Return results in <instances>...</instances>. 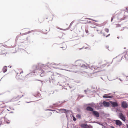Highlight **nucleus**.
<instances>
[{"label": "nucleus", "instance_id": "34", "mask_svg": "<svg viewBox=\"0 0 128 128\" xmlns=\"http://www.w3.org/2000/svg\"><path fill=\"white\" fill-rule=\"evenodd\" d=\"M114 18V16L111 18V22H112V21L113 19Z\"/></svg>", "mask_w": 128, "mask_h": 128}, {"label": "nucleus", "instance_id": "9", "mask_svg": "<svg viewBox=\"0 0 128 128\" xmlns=\"http://www.w3.org/2000/svg\"><path fill=\"white\" fill-rule=\"evenodd\" d=\"M110 103L112 104L113 107H115L118 106V104L116 102H113L112 101L110 102Z\"/></svg>", "mask_w": 128, "mask_h": 128}, {"label": "nucleus", "instance_id": "45", "mask_svg": "<svg viewBox=\"0 0 128 128\" xmlns=\"http://www.w3.org/2000/svg\"><path fill=\"white\" fill-rule=\"evenodd\" d=\"M88 105H89V106H91V103H90V104H88Z\"/></svg>", "mask_w": 128, "mask_h": 128}, {"label": "nucleus", "instance_id": "63", "mask_svg": "<svg viewBox=\"0 0 128 128\" xmlns=\"http://www.w3.org/2000/svg\"><path fill=\"white\" fill-rule=\"evenodd\" d=\"M18 74V73L17 74V75Z\"/></svg>", "mask_w": 128, "mask_h": 128}, {"label": "nucleus", "instance_id": "29", "mask_svg": "<svg viewBox=\"0 0 128 128\" xmlns=\"http://www.w3.org/2000/svg\"><path fill=\"white\" fill-rule=\"evenodd\" d=\"M77 116L79 118H81L80 115L79 114H78Z\"/></svg>", "mask_w": 128, "mask_h": 128}, {"label": "nucleus", "instance_id": "43", "mask_svg": "<svg viewBox=\"0 0 128 128\" xmlns=\"http://www.w3.org/2000/svg\"><path fill=\"white\" fill-rule=\"evenodd\" d=\"M102 34H103L104 36H106L105 34H104V33H103Z\"/></svg>", "mask_w": 128, "mask_h": 128}, {"label": "nucleus", "instance_id": "26", "mask_svg": "<svg viewBox=\"0 0 128 128\" xmlns=\"http://www.w3.org/2000/svg\"><path fill=\"white\" fill-rule=\"evenodd\" d=\"M107 63H106L105 64H103L101 66V68H103L104 67H105L106 65L107 64Z\"/></svg>", "mask_w": 128, "mask_h": 128}, {"label": "nucleus", "instance_id": "19", "mask_svg": "<svg viewBox=\"0 0 128 128\" xmlns=\"http://www.w3.org/2000/svg\"><path fill=\"white\" fill-rule=\"evenodd\" d=\"M64 46H63L61 48H62L63 50H65L66 48V44H63Z\"/></svg>", "mask_w": 128, "mask_h": 128}, {"label": "nucleus", "instance_id": "51", "mask_svg": "<svg viewBox=\"0 0 128 128\" xmlns=\"http://www.w3.org/2000/svg\"><path fill=\"white\" fill-rule=\"evenodd\" d=\"M112 128H115L114 127H113V126H112L111 127Z\"/></svg>", "mask_w": 128, "mask_h": 128}, {"label": "nucleus", "instance_id": "55", "mask_svg": "<svg viewBox=\"0 0 128 128\" xmlns=\"http://www.w3.org/2000/svg\"><path fill=\"white\" fill-rule=\"evenodd\" d=\"M88 122L87 121H86L85 122V123H87Z\"/></svg>", "mask_w": 128, "mask_h": 128}, {"label": "nucleus", "instance_id": "60", "mask_svg": "<svg viewBox=\"0 0 128 128\" xmlns=\"http://www.w3.org/2000/svg\"><path fill=\"white\" fill-rule=\"evenodd\" d=\"M117 38H119V37H117Z\"/></svg>", "mask_w": 128, "mask_h": 128}, {"label": "nucleus", "instance_id": "30", "mask_svg": "<svg viewBox=\"0 0 128 128\" xmlns=\"http://www.w3.org/2000/svg\"><path fill=\"white\" fill-rule=\"evenodd\" d=\"M2 119H4V118H1L0 119V126L1 124H2V121H1V120Z\"/></svg>", "mask_w": 128, "mask_h": 128}, {"label": "nucleus", "instance_id": "44", "mask_svg": "<svg viewBox=\"0 0 128 128\" xmlns=\"http://www.w3.org/2000/svg\"><path fill=\"white\" fill-rule=\"evenodd\" d=\"M84 47H82V48H79V49L80 50H81V49H82V48H84Z\"/></svg>", "mask_w": 128, "mask_h": 128}, {"label": "nucleus", "instance_id": "7", "mask_svg": "<svg viewBox=\"0 0 128 128\" xmlns=\"http://www.w3.org/2000/svg\"><path fill=\"white\" fill-rule=\"evenodd\" d=\"M121 106L124 108H126L128 107V105L126 102L123 101L122 103Z\"/></svg>", "mask_w": 128, "mask_h": 128}, {"label": "nucleus", "instance_id": "4", "mask_svg": "<svg viewBox=\"0 0 128 128\" xmlns=\"http://www.w3.org/2000/svg\"><path fill=\"white\" fill-rule=\"evenodd\" d=\"M102 103L100 102L99 104H96L95 108L97 110H101L102 108Z\"/></svg>", "mask_w": 128, "mask_h": 128}, {"label": "nucleus", "instance_id": "22", "mask_svg": "<svg viewBox=\"0 0 128 128\" xmlns=\"http://www.w3.org/2000/svg\"><path fill=\"white\" fill-rule=\"evenodd\" d=\"M84 95H82L80 96V95H79L78 98L77 99V100H79L80 99V98L84 97Z\"/></svg>", "mask_w": 128, "mask_h": 128}, {"label": "nucleus", "instance_id": "11", "mask_svg": "<svg viewBox=\"0 0 128 128\" xmlns=\"http://www.w3.org/2000/svg\"><path fill=\"white\" fill-rule=\"evenodd\" d=\"M116 122V124L118 126H120L122 124V123L121 121L118 120H115Z\"/></svg>", "mask_w": 128, "mask_h": 128}, {"label": "nucleus", "instance_id": "48", "mask_svg": "<svg viewBox=\"0 0 128 128\" xmlns=\"http://www.w3.org/2000/svg\"><path fill=\"white\" fill-rule=\"evenodd\" d=\"M119 80L120 81H122V80L120 78H119Z\"/></svg>", "mask_w": 128, "mask_h": 128}, {"label": "nucleus", "instance_id": "17", "mask_svg": "<svg viewBox=\"0 0 128 128\" xmlns=\"http://www.w3.org/2000/svg\"><path fill=\"white\" fill-rule=\"evenodd\" d=\"M53 77H54L53 75H52V76H51V77L52 78V80H50V83L51 82H52V83H54V82L55 81V80H54L52 78H53Z\"/></svg>", "mask_w": 128, "mask_h": 128}, {"label": "nucleus", "instance_id": "32", "mask_svg": "<svg viewBox=\"0 0 128 128\" xmlns=\"http://www.w3.org/2000/svg\"><path fill=\"white\" fill-rule=\"evenodd\" d=\"M73 120L74 121H76V118L74 116H73Z\"/></svg>", "mask_w": 128, "mask_h": 128}, {"label": "nucleus", "instance_id": "58", "mask_svg": "<svg viewBox=\"0 0 128 128\" xmlns=\"http://www.w3.org/2000/svg\"><path fill=\"white\" fill-rule=\"evenodd\" d=\"M16 98H17V99H18V97H17Z\"/></svg>", "mask_w": 128, "mask_h": 128}, {"label": "nucleus", "instance_id": "31", "mask_svg": "<svg viewBox=\"0 0 128 128\" xmlns=\"http://www.w3.org/2000/svg\"><path fill=\"white\" fill-rule=\"evenodd\" d=\"M85 31H86V33L87 34H88H88H89V33H88V30L87 29H85Z\"/></svg>", "mask_w": 128, "mask_h": 128}, {"label": "nucleus", "instance_id": "25", "mask_svg": "<svg viewBox=\"0 0 128 128\" xmlns=\"http://www.w3.org/2000/svg\"><path fill=\"white\" fill-rule=\"evenodd\" d=\"M5 121L6 122V123H7V124H9L10 122V121L9 120H8L7 121V120L5 118L4 119Z\"/></svg>", "mask_w": 128, "mask_h": 128}, {"label": "nucleus", "instance_id": "6", "mask_svg": "<svg viewBox=\"0 0 128 128\" xmlns=\"http://www.w3.org/2000/svg\"><path fill=\"white\" fill-rule=\"evenodd\" d=\"M90 125H88L86 124H82L80 125V126L82 128H90Z\"/></svg>", "mask_w": 128, "mask_h": 128}, {"label": "nucleus", "instance_id": "41", "mask_svg": "<svg viewBox=\"0 0 128 128\" xmlns=\"http://www.w3.org/2000/svg\"><path fill=\"white\" fill-rule=\"evenodd\" d=\"M102 33H103L102 32V30L100 31V34H102Z\"/></svg>", "mask_w": 128, "mask_h": 128}, {"label": "nucleus", "instance_id": "14", "mask_svg": "<svg viewBox=\"0 0 128 128\" xmlns=\"http://www.w3.org/2000/svg\"><path fill=\"white\" fill-rule=\"evenodd\" d=\"M99 68L97 67L96 66H92L90 67V68L93 70L98 69Z\"/></svg>", "mask_w": 128, "mask_h": 128}, {"label": "nucleus", "instance_id": "3", "mask_svg": "<svg viewBox=\"0 0 128 128\" xmlns=\"http://www.w3.org/2000/svg\"><path fill=\"white\" fill-rule=\"evenodd\" d=\"M68 66L67 64H65L64 65H63L62 66V68H57L58 69H60V70H66V71H67L70 72H75L76 73V72H75L74 71H73L72 70H69L68 69V67H67Z\"/></svg>", "mask_w": 128, "mask_h": 128}, {"label": "nucleus", "instance_id": "18", "mask_svg": "<svg viewBox=\"0 0 128 128\" xmlns=\"http://www.w3.org/2000/svg\"><path fill=\"white\" fill-rule=\"evenodd\" d=\"M74 21H72L70 24V25L69 26L68 28L66 29L65 30H68L70 29L71 27V26H72L73 24L74 23Z\"/></svg>", "mask_w": 128, "mask_h": 128}, {"label": "nucleus", "instance_id": "53", "mask_svg": "<svg viewBox=\"0 0 128 128\" xmlns=\"http://www.w3.org/2000/svg\"><path fill=\"white\" fill-rule=\"evenodd\" d=\"M106 48H108V46H106Z\"/></svg>", "mask_w": 128, "mask_h": 128}, {"label": "nucleus", "instance_id": "12", "mask_svg": "<svg viewBox=\"0 0 128 128\" xmlns=\"http://www.w3.org/2000/svg\"><path fill=\"white\" fill-rule=\"evenodd\" d=\"M103 98H113V96H109L108 94H104L103 96Z\"/></svg>", "mask_w": 128, "mask_h": 128}, {"label": "nucleus", "instance_id": "20", "mask_svg": "<svg viewBox=\"0 0 128 128\" xmlns=\"http://www.w3.org/2000/svg\"><path fill=\"white\" fill-rule=\"evenodd\" d=\"M96 106V104H94V103L92 102L91 103V106L92 107H94L95 108Z\"/></svg>", "mask_w": 128, "mask_h": 128}, {"label": "nucleus", "instance_id": "50", "mask_svg": "<svg viewBox=\"0 0 128 128\" xmlns=\"http://www.w3.org/2000/svg\"><path fill=\"white\" fill-rule=\"evenodd\" d=\"M11 109L12 110H14V108H12Z\"/></svg>", "mask_w": 128, "mask_h": 128}, {"label": "nucleus", "instance_id": "2", "mask_svg": "<svg viewBox=\"0 0 128 128\" xmlns=\"http://www.w3.org/2000/svg\"><path fill=\"white\" fill-rule=\"evenodd\" d=\"M76 66L81 67L86 69L88 66V64L86 62L82 60H78L76 62Z\"/></svg>", "mask_w": 128, "mask_h": 128}, {"label": "nucleus", "instance_id": "40", "mask_svg": "<svg viewBox=\"0 0 128 128\" xmlns=\"http://www.w3.org/2000/svg\"><path fill=\"white\" fill-rule=\"evenodd\" d=\"M88 91V90H84V91L85 92L86 94V92Z\"/></svg>", "mask_w": 128, "mask_h": 128}, {"label": "nucleus", "instance_id": "56", "mask_svg": "<svg viewBox=\"0 0 128 128\" xmlns=\"http://www.w3.org/2000/svg\"><path fill=\"white\" fill-rule=\"evenodd\" d=\"M96 30L98 32L99 31V30Z\"/></svg>", "mask_w": 128, "mask_h": 128}, {"label": "nucleus", "instance_id": "54", "mask_svg": "<svg viewBox=\"0 0 128 128\" xmlns=\"http://www.w3.org/2000/svg\"><path fill=\"white\" fill-rule=\"evenodd\" d=\"M69 86V87L70 88H72V87H70V86Z\"/></svg>", "mask_w": 128, "mask_h": 128}, {"label": "nucleus", "instance_id": "1", "mask_svg": "<svg viewBox=\"0 0 128 128\" xmlns=\"http://www.w3.org/2000/svg\"><path fill=\"white\" fill-rule=\"evenodd\" d=\"M33 68L35 70L33 71L32 73H35L36 72L37 74H40L41 77L44 76L48 72H51L49 70H50V68L46 64L38 63L34 66Z\"/></svg>", "mask_w": 128, "mask_h": 128}, {"label": "nucleus", "instance_id": "46", "mask_svg": "<svg viewBox=\"0 0 128 128\" xmlns=\"http://www.w3.org/2000/svg\"><path fill=\"white\" fill-rule=\"evenodd\" d=\"M48 110H50V111H52V110L50 109H48Z\"/></svg>", "mask_w": 128, "mask_h": 128}, {"label": "nucleus", "instance_id": "52", "mask_svg": "<svg viewBox=\"0 0 128 128\" xmlns=\"http://www.w3.org/2000/svg\"><path fill=\"white\" fill-rule=\"evenodd\" d=\"M91 91H92V92H94V91H93V90H92Z\"/></svg>", "mask_w": 128, "mask_h": 128}, {"label": "nucleus", "instance_id": "13", "mask_svg": "<svg viewBox=\"0 0 128 128\" xmlns=\"http://www.w3.org/2000/svg\"><path fill=\"white\" fill-rule=\"evenodd\" d=\"M59 110V112H60V113H62L63 112H66L67 113L69 111V110H66L65 109H60Z\"/></svg>", "mask_w": 128, "mask_h": 128}, {"label": "nucleus", "instance_id": "59", "mask_svg": "<svg viewBox=\"0 0 128 128\" xmlns=\"http://www.w3.org/2000/svg\"><path fill=\"white\" fill-rule=\"evenodd\" d=\"M122 58H121V59L120 60V61H121V60H122Z\"/></svg>", "mask_w": 128, "mask_h": 128}, {"label": "nucleus", "instance_id": "10", "mask_svg": "<svg viewBox=\"0 0 128 128\" xmlns=\"http://www.w3.org/2000/svg\"><path fill=\"white\" fill-rule=\"evenodd\" d=\"M93 114L97 118H98L99 116V113L96 111H93L92 112Z\"/></svg>", "mask_w": 128, "mask_h": 128}, {"label": "nucleus", "instance_id": "21", "mask_svg": "<svg viewBox=\"0 0 128 128\" xmlns=\"http://www.w3.org/2000/svg\"><path fill=\"white\" fill-rule=\"evenodd\" d=\"M16 98H14L10 100L8 102H14L16 100H15Z\"/></svg>", "mask_w": 128, "mask_h": 128}, {"label": "nucleus", "instance_id": "35", "mask_svg": "<svg viewBox=\"0 0 128 128\" xmlns=\"http://www.w3.org/2000/svg\"><path fill=\"white\" fill-rule=\"evenodd\" d=\"M38 80V81H40L41 82V83L42 85L43 83H42V81L40 80Z\"/></svg>", "mask_w": 128, "mask_h": 128}, {"label": "nucleus", "instance_id": "36", "mask_svg": "<svg viewBox=\"0 0 128 128\" xmlns=\"http://www.w3.org/2000/svg\"><path fill=\"white\" fill-rule=\"evenodd\" d=\"M59 29L60 30H65L66 29H63L62 28H59Z\"/></svg>", "mask_w": 128, "mask_h": 128}, {"label": "nucleus", "instance_id": "27", "mask_svg": "<svg viewBox=\"0 0 128 128\" xmlns=\"http://www.w3.org/2000/svg\"><path fill=\"white\" fill-rule=\"evenodd\" d=\"M104 30L107 33L109 31V30L107 28H105L104 29Z\"/></svg>", "mask_w": 128, "mask_h": 128}, {"label": "nucleus", "instance_id": "16", "mask_svg": "<svg viewBox=\"0 0 128 128\" xmlns=\"http://www.w3.org/2000/svg\"><path fill=\"white\" fill-rule=\"evenodd\" d=\"M7 70V66H4L3 68L2 69V71L4 72H6Z\"/></svg>", "mask_w": 128, "mask_h": 128}, {"label": "nucleus", "instance_id": "8", "mask_svg": "<svg viewBox=\"0 0 128 128\" xmlns=\"http://www.w3.org/2000/svg\"><path fill=\"white\" fill-rule=\"evenodd\" d=\"M102 106L103 105L105 107H108L110 106V103L108 102L104 101L103 103H102Z\"/></svg>", "mask_w": 128, "mask_h": 128}, {"label": "nucleus", "instance_id": "64", "mask_svg": "<svg viewBox=\"0 0 128 128\" xmlns=\"http://www.w3.org/2000/svg\"><path fill=\"white\" fill-rule=\"evenodd\" d=\"M11 113H13V112H12Z\"/></svg>", "mask_w": 128, "mask_h": 128}, {"label": "nucleus", "instance_id": "33", "mask_svg": "<svg viewBox=\"0 0 128 128\" xmlns=\"http://www.w3.org/2000/svg\"><path fill=\"white\" fill-rule=\"evenodd\" d=\"M120 26V24H117L116 25V28L119 27Z\"/></svg>", "mask_w": 128, "mask_h": 128}, {"label": "nucleus", "instance_id": "5", "mask_svg": "<svg viewBox=\"0 0 128 128\" xmlns=\"http://www.w3.org/2000/svg\"><path fill=\"white\" fill-rule=\"evenodd\" d=\"M118 117L122 120L123 121H125L126 118L124 116L122 112H120L119 113L118 115Z\"/></svg>", "mask_w": 128, "mask_h": 128}, {"label": "nucleus", "instance_id": "49", "mask_svg": "<svg viewBox=\"0 0 128 128\" xmlns=\"http://www.w3.org/2000/svg\"><path fill=\"white\" fill-rule=\"evenodd\" d=\"M23 72H22H22H20V74L21 73H23Z\"/></svg>", "mask_w": 128, "mask_h": 128}, {"label": "nucleus", "instance_id": "24", "mask_svg": "<svg viewBox=\"0 0 128 128\" xmlns=\"http://www.w3.org/2000/svg\"><path fill=\"white\" fill-rule=\"evenodd\" d=\"M33 31V30H31V31H30L28 32H26L24 33V34L23 35H25V34H28L30 33L31 32H32Z\"/></svg>", "mask_w": 128, "mask_h": 128}, {"label": "nucleus", "instance_id": "62", "mask_svg": "<svg viewBox=\"0 0 128 128\" xmlns=\"http://www.w3.org/2000/svg\"><path fill=\"white\" fill-rule=\"evenodd\" d=\"M100 124V125H102V126L103 125L102 124Z\"/></svg>", "mask_w": 128, "mask_h": 128}, {"label": "nucleus", "instance_id": "57", "mask_svg": "<svg viewBox=\"0 0 128 128\" xmlns=\"http://www.w3.org/2000/svg\"><path fill=\"white\" fill-rule=\"evenodd\" d=\"M22 50H24V51H25V50H23V49H22Z\"/></svg>", "mask_w": 128, "mask_h": 128}, {"label": "nucleus", "instance_id": "37", "mask_svg": "<svg viewBox=\"0 0 128 128\" xmlns=\"http://www.w3.org/2000/svg\"><path fill=\"white\" fill-rule=\"evenodd\" d=\"M59 29L60 30H65L66 29H63L62 28H59Z\"/></svg>", "mask_w": 128, "mask_h": 128}, {"label": "nucleus", "instance_id": "23", "mask_svg": "<svg viewBox=\"0 0 128 128\" xmlns=\"http://www.w3.org/2000/svg\"><path fill=\"white\" fill-rule=\"evenodd\" d=\"M51 64L52 65H56V66H58V65H60V66H61V64H56L54 63H52Z\"/></svg>", "mask_w": 128, "mask_h": 128}, {"label": "nucleus", "instance_id": "47", "mask_svg": "<svg viewBox=\"0 0 128 128\" xmlns=\"http://www.w3.org/2000/svg\"><path fill=\"white\" fill-rule=\"evenodd\" d=\"M26 102L27 103H30V102Z\"/></svg>", "mask_w": 128, "mask_h": 128}, {"label": "nucleus", "instance_id": "61", "mask_svg": "<svg viewBox=\"0 0 128 128\" xmlns=\"http://www.w3.org/2000/svg\"><path fill=\"white\" fill-rule=\"evenodd\" d=\"M87 48V47H86L85 48V49H86Z\"/></svg>", "mask_w": 128, "mask_h": 128}, {"label": "nucleus", "instance_id": "38", "mask_svg": "<svg viewBox=\"0 0 128 128\" xmlns=\"http://www.w3.org/2000/svg\"><path fill=\"white\" fill-rule=\"evenodd\" d=\"M108 94V95H111V96H112L113 94L112 93H109Z\"/></svg>", "mask_w": 128, "mask_h": 128}, {"label": "nucleus", "instance_id": "28", "mask_svg": "<svg viewBox=\"0 0 128 128\" xmlns=\"http://www.w3.org/2000/svg\"><path fill=\"white\" fill-rule=\"evenodd\" d=\"M87 19H89V20H92L94 21H95V22H98V21H97V20H93V19H92L91 18H87Z\"/></svg>", "mask_w": 128, "mask_h": 128}, {"label": "nucleus", "instance_id": "42", "mask_svg": "<svg viewBox=\"0 0 128 128\" xmlns=\"http://www.w3.org/2000/svg\"><path fill=\"white\" fill-rule=\"evenodd\" d=\"M126 127L127 128H128V124H126Z\"/></svg>", "mask_w": 128, "mask_h": 128}, {"label": "nucleus", "instance_id": "39", "mask_svg": "<svg viewBox=\"0 0 128 128\" xmlns=\"http://www.w3.org/2000/svg\"><path fill=\"white\" fill-rule=\"evenodd\" d=\"M110 34H108V35H107L106 36V37H108L109 36H110Z\"/></svg>", "mask_w": 128, "mask_h": 128}, {"label": "nucleus", "instance_id": "15", "mask_svg": "<svg viewBox=\"0 0 128 128\" xmlns=\"http://www.w3.org/2000/svg\"><path fill=\"white\" fill-rule=\"evenodd\" d=\"M86 110L88 111H94L93 109L90 106H88L86 108Z\"/></svg>", "mask_w": 128, "mask_h": 128}]
</instances>
